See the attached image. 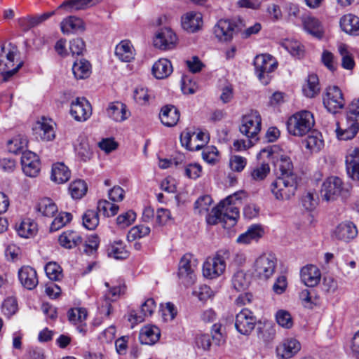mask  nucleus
<instances>
[{"label":"nucleus","instance_id":"1","mask_svg":"<svg viewBox=\"0 0 359 359\" xmlns=\"http://www.w3.org/2000/svg\"><path fill=\"white\" fill-rule=\"evenodd\" d=\"M239 193L227 196L222 201L219 205L212 209V216L207 217V222L210 224H215L218 222L228 224L229 226H233L236 224L240 216L239 206L241 204Z\"/></svg>","mask_w":359,"mask_h":359},{"label":"nucleus","instance_id":"2","mask_svg":"<svg viewBox=\"0 0 359 359\" xmlns=\"http://www.w3.org/2000/svg\"><path fill=\"white\" fill-rule=\"evenodd\" d=\"M315 123L311 112L302 110L294 114L287 121V128L290 135L302 137L308 133Z\"/></svg>","mask_w":359,"mask_h":359},{"label":"nucleus","instance_id":"3","mask_svg":"<svg viewBox=\"0 0 359 359\" xmlns=\"http://www.w3.org/2000/svg\"><path fill=\"white\" fill-rule=\"evenodd\" d=\"M297 175L278 177L270 186V189L278 201H287L293 197L297 189Z\"/></svg>","mask_w":359,"mask_h":359},{"label":"nucleus","instance_id":"4","mask_svg":"<svg viewBox=\"0 0 359 359\" xmlns=\"http://www.w3.org/2000/svg\"><path fill=\"white\" fill-rule=\"evenodd\" d=\"M255 73L259 80L264 85L269 83V74L277 67V62L269 54L257 55L254 60Z\"/></svg>","mask_w":359,"mask_h":359},{"label":"nucleus","instance_id":"5","mask_svg":"<svg viewBox=\"0 0 359 359\" xmlns=\"http://www.w3.org/2000/svg\"><path fill=\"white\" fill-rule=\"evenodd\" d=\"M198 260L191 254L184 255L178 265V276L182 282L187 285H192L196 280V270Z\"/></svg>","mask_w":359,"mask_h":359},{"label":"nucleus","instance_id":"6","mask_svg":"<svg viewBox=\"0 0 359 359\" xmlns=\"http://www.w3.org/2000/svg\"><path fill=\"white\" fill-rule=\"evenodd\" d=\"M262 118L257 111L251 110L243 116L240 132L248 138L258 140L257 135L261 130Z\"/></svg>","mask_w":359,"mask_h":359},{"label":"nucleus","instance_id":"7","mask_svg":"<svg viewBox=\"0 0 359 359\" xmlns=\"http://www.w3.org/2000/svg\"><path fill=\"white\" fill-rule=\"evenodd\" d=\"M15 51L0 46V72L5 81L14 75L22 65L21 62L15 63Z\"/></svg>","mask_w":359,"mask_h":359},{"label":"nucleus","instance_id":"8","mask_svg":"<svg viewBox=\"0 0 359 359\" xmlns=\"http://www.w3.org/2000/svg\"><path fill=\"white\" fill-rule=\"evenodd\" d=\"M253 268L254 273L259 278L267 280L275 272L276 259L272 255H262L256 259Z\"/></svg>","mask_w":359,"mask_h":359},{"label":"nucleus","instance_id":"9","mask_svg":"<svg viewBox=\"0 0 359 359\" xmlns=\"http://www.w3.org/2000/svg\"><path fill=\"white\" fill-rule=\"evenodd\" d=\"M323 104L328 111L336 114L345 106V100L341 89L335 86H329L323 96Z\"/></svg>","mask_w":359,"mask_h":359},{"label":"nucleus","instance_id":"10","mask_svg":"<svg viewBox=\"0 0 359 359\" xmlns=\"http://www.w3.org/2000/svg\"><path fill=\"white\" fill-rule=\"evenodd\" d=\"M344 190V184L341 178L336 176L327 177L321 187V196L326 201L337 199Z\"/></svg>","mask_w":359,"mask_h":359},{"label":"nucleus","instance_id":"11","mask_svg":"<svg viewBox=\"0 0 359 359\" xmlns=\"http://www.w3.org/2000/svg\"><path fill=\"white\" fill-rule=\"evenodd\" d=\"M177 37L175 32L168 27L159 28L154 38V45L161 50H170L175 47Z\"/></svg>","mask_w":359,"mask_h":359},{"label":"nucleus","instance_id":"12","mask_svg":"<svg viewBox=\"0 0 359 359\" xmlns=\"http://www.w3.org/2000/svg\"><path fill=\"white\" fill-rule=\"evenodd\" d=\"M256 318L248 309H243L236 316L235 327L241 334L248 335L255 328Z\"/></svg>","mask_w":359,"mask_h":359},{"label":"nucleus","instance_id":"13","mask_svg":"<svg viewBox=\"0 0 359 359\" xmlns=\"http://www.w3.org/2000/svg\"><path fill=\"white\" fill-rule=\"evenodd\" d=\"M226 268V262L224 258L219 255L214 257L208 258L203 266V274L204 277L214 279L221 276Z\"/></svg>","mask_w":359,"mask_h":359},{"label":"nucleus","instance_id":"14","mask_svg":"<svg viewBox=\"0 0 359 359\" xmlns=\"http://www.w3.org/2000/svg\"><path fill=\"white\" fill-rule=\"evenodd\" d=\"M70 114L77 121H85L92 114L91 105L84 97H76L71 103Z\"/></svg>","mask_w":359,"mask_h":359},{"label":"nucleus","instance_id":"15","mask_svg":"<svg viewBox=\"0 0 359 359\" xmlns=\"http://www.w3.org/2000/svg\"><path fill=\"white\" fill-rule=\"evenodd\" d=\"M104 285L108 290L104 296V300L99 307V311L100 314L107 317L111 313V302L116 300L120 294L123 292L125 286L121 284L111 286L108 282H105Z\"/></svg>","mask_w":359,"mask_h":359},{"label":"nucleus","instance_id":"16","mask_svg":"<svg viewBox=\"0 0 359 359\" xmlns=\"http://www.w3.org/2000/svg\"><path fill=\"white\" fill-rule=\"evenodd\" d=\"M21 165L23 172L30 177H36L40 172V161L38 156L32 151H26L21 156Z\"/></svg>","mask_w":359,"mask_h":359},{"label":"nucleus","instance_id":"17","mask_svg":"<svg viewBox=\"0 0 359 359\" xmlns=\"http://www.w3.org/2000/svg\"><path fill=\"white\" fill-rule=\"evenodd\" d=\"M236 28L235 22L227 19H221L214 27V34L218 40L229 41L233 39Z\"/></svg>","mask_w":359,"mask_h":359},{"label":"nucleus","instance_id":"18","mask_svg":"<svg viewBox=\"0 0 359 359\" xmlns=\"http://www.w3.org/2000/svg\"><path fill=\"white\" fill-rule=\"evenodd\" d=\"M156 308V305L155 301L151 298H149L141 305L140 313L133 310L130 312L128 320L132 324L142 323L146 318L151 316Z\"/></svg>","mask_w":359,"mask_h":359},{"label":"nucleus","instance_id":"19","mask_svg":"<svg viewBox=\"0 0 359 359\" xmlns=\"http://www.w3.org/2000/svg\"><path fill=\"white\" fill-rule=\"evenodd\" d=\"M55 123L51 119L41 118V119L36 123L34 131L36 137H39L43 141L53 140L55 137L54 130Z\"/></svg>","mask_w":359,"mask_h":359},{"label":"nucleus","instance_id":"20","mask_svg":"<svg viewBox=\"0 0 359 359\" xmlns=\"http://www.w3.org/2000/svg\"><path fill=\"white\" fill-rule=\"evenodd\" d=\"M301 349L300 343L294 338L284 339L276 348L278 358L288 359L293 357Z\"/></svg>","mask_w":359,"mask_h":359},{"label":"nucleus","instance_id":"21","mask_svg":"<svg viewBox=\"0 0 359 359\" xmlns=\"http://www.w3.org/2000/svg\"><path fill=\"white\" fill-rule=\"evenodd\" d=\"M301 280L308 287H315L320 281L321 273L315 265L308 264L302 268L300 271Z\"/></svg>","mask_w":359,"mask_h":359},{"label":"nucleus","instance_id":"22","mask_svg":"<svg viewBox=\"0 0 359 359\" xmlns=\"http://www.w3.org/2000/svg\"><path fill=\"white\" fill-rule=\"evenodd\" d=\"M21 285L27 290H33L38 285L39 280L35 269L29 266H23L18 273Z\"/></svg>","mask_w":359,"mask_h":359},{"label":"nucleus","instance_id":"23","mask_svg":"<svg viewBox=\"0 0 359 359\" xmlns=\"http://www.w3.org/2000/svg\"><path fill=\"white\" fill-rule=\"evenodd\" d=\"M182 28L188 32L194 33L203 25V16L201 13L190 11L185 13L181 20Z\"/></svg>","mask_w":359,"mask_h":359},{"label":"nucleus","instance_id":"24","mask_svg":"<svg viewBox=\"0 0 359 359\" xmlns=\"http://www.w3.org/2000/svg\"><path fill=\"white\" fill-rule=\"evenodd\" d=\"M109 118L116 122H123L130 116V112L126 105L121 102H114L109 104L107 108Z\"/></svg>","mask_w":359,"mask_h":359},{"label":"nucleus","instance_id":"25","mask_svg":"<svg viewBox=\"0 0 359 359\" xmlns=\"http://www.w3.org/2000/svg\"><path fill=\"white\" fill-rule=\"evenodd\" d=\"M358 230L356 226L351 222L340 223L334 229L333 236L340 241L348 242L356 237Z\"/></svg>","mask_w":359,"mask_h":359},{"label":"nucleus","instance_id":"26","mask_svg":"<svg viewBox=\"0 0 359 359\" xmlns=\"http://www.w3.org/2000/svg\"><path fill=\"white\" fill-rule=\"evenodd\" d=\"M275 158L274 166L277 172H279L278 177H291L297 175L293 171V163L290 157L287 154H278L273 157Z\"/></svg>","mask_w":359,"mask_h":359},{"label":"nucleus","instance_id":"27","mask_svg":"<svg viewBox=\"0 0 359 359\" xmlns=\"http://www.w3.org/2000/svg\"><path fill=\"white\" fill-rule=\"evenodd\" d=\"M68 319L71 323L76 325L79 332L85 334L87 331L86 320L87 311L83 308H73L69 310Z\"/></svg>","mask_w":359,"mask_h":359},{"label":"nucleus","instance_id":"28","mask_svg":"<svg viewBox=\"0 0 359 359\" xmlns=\"http://www.w3.org/2000/svg\"><path fill=\"white\" fill-rule=\"evenodd\" d=\"M346 166L348 175L355 180H359V149H350L346 156Z\"/></svg>","mask_w":359,"mask_h":359},{"label":"nucleus","instance_id":"29","mask_svg":"<svg viewBox=\"0 0 359 359\" xmlns=\"http://www.w3.org/2000/svg\"><path fill=\"white\" fill-rule=\"evenodd\" d=\"M340 27L346 34L352 36L359 35V18L348 13L343 15L340 19Z\"/></svg>","mask_w":359,"mask_h":359},{"label":"nucleus","instance_id":"30","mask_svg":"<svg viewBox=\"0 0 359 359\" xmlns=\"http://www.w3.org/2000/svg\"><path fill=\"white\" fill-rule=\"evenodd\" d=\"M135 49L129 40H122L115 48V55L122 62H129L135 58Z\"/></svg>","mask_w":359,"mask_h":359},{"label":"nucleus","instance_id":"31","mask_svg":"<svg viewBox=\"0 0 359 359\" xmlns=\"http://www.w3.org/2000/svg\"><path fill=\"white\" fill-rule=\"evenodd\" d=\"M160 336L161 332L159 328L155 325H145L141 329L139 339L143 344L152 345L158 341Z\"/></svg>","mask_w":359,"mask_h":359},{"label":"nucleus","instance_id":"32","mask_svg":"<svg viewBox=\"0 0 359 359\" xmlns=\"http://www.w3.org/2000/svg\"><path fill=\"white\" fill-rule=\"evenodd\" d=\"M159 117L161 123L168 127H172L177 124L180 119V111L173 105L163 107L160 112Z\"/></svg>","mask_w":359,"mask_h":359},{"label":"nucleus","instance_id":"33","mask_svg":"<svg viewBox=\"0 0 359 359\" xmlns=\"http://www.w3.org/2000/svg\"><path fill=\"white\" fill-rule=\"evenodd\" d=\"M61 31L65 34H69L84 30L83 21L76 16H69L65 18L60 23Z\"/></svg>","mask_w":359,"mask_h":359},{"label":"nucleus","instance_id":"34","mask_svg":"<svg viewBox=\"0 0 359 359\" xmlns=\"http://www.w3.org/2000/svg\"><path fill=\"white\" fill-rule=\"evenodd\" d=\"M15 230L20 237L29 238L36 235L38 231V226L33 219L25 218L20 224H16Z\"/></svg>","mask_w":359,"mask_h":359},{"label":"nucleus","instance_id":"35","mask_svg":"<svg viewBox=\"0 0 359 359\" xmlns=\"http://www.w3.org/2000/svg\"><path fill=\"white\" fill-rule=\"evenodd\" d=\"M151 71L155 78L163 79L171 74L173 68L170 60L161 58L153 65Z\"/></svg>","mask_w":359,"mask_h":359},{"label":"nucleus","instance_id":"36","mask_svg":"<svg viewBox=\"0 0 359 359\" xmlns=\"http://www.w3.org/2000/svg\"><path fill=\"white\" fill-rule=\"evenodd\" d=\"M302 23L305 31L312 36L318 39L323 36V27L317 18L307 15L302 18Z\"/></svg>","mask_w":359,"mask_h":359},{"label":"nucleus","instance_id":"37","mask_svg":"<svg viewBox=\"0 0 359 359\" xmlns=\"http://www.w3.org/2000/svg\"><path fill=\"white\" fill-rule=\"evenodd\" d=\"M347 124L344 127L337 126L336 129L337 136L339 140H348L353 139L358 131V125L355 120L347 118Z\"/></svg>","mask_w":359,"mask_h":359},{"label":"nucleus","instance_id":"38","mask_svg":"<svg viewBox=\"0 0 359 359\" xmlns=\"http://www.w3.org/2000/svg\"><path fill=\"white\" fill-rule=\"evenodd\" d=\"M81 240L80 234L72 230L64 231L58 238L60 245L67 249L77 246L81 243Z\"/></svg>","mask_w":359,"mask_h":359},{"label":"nucleus","instance_id":"39","mask_svg":"<svg viewBox=\"0 0 359 359\" xmlns=\"http://www.w3.org/2000/svg\"><path fill=\"white\" fill-rule=\"evenodd\" d=\"M264 233V231L260 225L254 224L250 226L243 233L241 234L238 238V243L248 244L252 241H257Z\"/></svg>","mask_w":359,"mask_h":359},{"label":"nucleus","instance_id":"40","mask_svg":"<svg viewBox=\"0 0 359 359\" xmlns=\"http://www.w3.org/2000/svg\"><path fill=\"white\" fill-rule=\"evenodd\" d=\"M71 172L63 163L53 164L51 172V180L57 183L63 184L69 180Z\"/></svg>","mask_w":359,"mask_h":359},{"label":"nucleus","instance_id":"41","mask_svg":"<svg viewBox=\"0 0 359 359\" xmlns=\"http://www.w3.org/2000/svg\"><path fill=\"white\" fill-rule=\"evenodd\" d=\"M75 151L77 156L83 161H87L93 156L92 149L88 143V139L83 135L79 137L77 143L74 145Z\"/></svg>","mask_w":359,"mask_h":359},{"label":"nucleus","instance_id":"42","mask_svg":"<svg viewBox=\"0 0 359 359\" xmlns=\"http://www.w3.org/2000/svg\"><path fill=\"white\" fill-rule=\"evenodd\" d=\"M319 80L316 74H311L308 76L302 91L305 96L309 98L314 97L320 93Z\"/></svg>","mask_w":359,"mask_h":359},{"label":"nucleus","instance_id":"43","mask_svg":"<svg viewBox=\"0 0 359 359\" xmlns=\"http://www.w3.org/2000/svg\"><path fill=\"white\" fill-rule=\"evenodd\" d=\"M305 147L312 153L320 151L323 146L324 141L320 133L313 131L304 142Z\"/></svg>","mask_w":359,"mask_h":359},{"label":"nucleus","instance_id":"44","mask_svg":"<svg viewBox=\"0 0 359 359\" xmlns=\"http://www.w3.org/2000/svg\"><path fill=\"white\" fill-rule=\"evenodd\" d=\"M36 210L43 216L48 217H53L58 211L57 205L49 198L41 199L37 204Z\"/></svg>","mask_w":359,"mask_h":359},{"label":"nucleus","instance_id":"45","mask_svg":"<svg viewBox=\"0 0 359 359\" xmlns=\"http://www.w3.org/2000/svg\"><path fill=\"white\" fill-rule=\"evenodd\" d=\"M72 72L77 79H86L91 73V65L88 60L81 59L74 62Z\"/></svg>","mask_w":359,"mask_h":359},{"label":"nucleus","instance_id":"46","mask_svg":"<svg viewBox=\"0 0 359 359\" xmlns=\"http://www.w3.org/2000/svg\"><path fill=\"white\" fill-rule=\"evenodd\" d=\"M109 257L116 259H124L129 256L126 246L122 241H116L110 244L107 249Z\"/></svg>","mask_w":359,"mask_h":359},{"label":"nucleus","instance_id":"47","mask_svg":"<svg viewBox=\"0 0 359 359\" xmlns=\"http://www.w3.org/2000/svg\"><path fill=\"white\" fill-rule=\"evenodd\" d=\"M299 299L304 307L312 309L320 304V297L314 290L304 289L299 293Z\"/></svg>","mask_w":359,"mask_h":359},{"label":"nucleus","instance_id":"48","mask_svg":"<svg viewBox=\"0 0 359 359\" xmlns=\"http://www.w3.org/2000/svg\"><path fill=\"white\" fill-rule=\"evenodd\" d=\"M212 202L213 201L210 195L201 196L194 203V213L207 216Z\"/></svg>","mask_w":359,"mask_h":359},{"label":"nucleus","instance_id":"49","mask_svg":"<svg viewBox=\"0 0 359 359\" xmlns=\"http://www.w3.org/2000/svg\"><path fill=\"white\" fill-rule=\"evenodd\" d=\"M338 51L341 57V67L345 69L352 70L355 67V61L348 46L344 43H341L338 46Z\"/></svg>","mask_w":359,"mask_h":359},{"label":"nucleus","instance_id":"50","mask_svg":"<svg viewBox=\"0 0 359 359\" xmlns=\"http://www.w3.org/2000/svg\"><path fill=\"white\" fill-rule=\"evenodd\" d=\"M231 282L236 290L238 292L244 291L250 285V276L243 271H238L233 274Z\"/></svg>","mask_w":359,"mask_h":359},{"label":"nucleus","instance_id":"51","mask_svg":"<svg viewBox=\"0 0 359 359\" xmlns=\"http://www.w3.org/2000/svg\"><path fill=\"white\" fill-rule=\"evenodd\" d=\"M280 46L294 57H300L304 54V48L299 41L294 39H285Z\"/></svg>","mask_w":359,"mask_h":359},{"label":"nucleus","instance_id":"52","mask_svg":"<svg viewBox=\"0 0 359 359\" xmlns=\"http://www.w3.org/2000/svg\"><path fill=\"white\" fill-rule=\"evenodd\" d=\"M87 191V185L83 180H78L72 182L69 187V192L74 199L81 198Z\"/></svg>","mask_w":359,"mask_h":359},{"label":"nucleus","instance_id":"53","mask_svg":"<svg viewBox=\"0 0 359 359\" xmlns=\"http://www.w3.org/2000/svg\"><path fill=\"white\" fill-rule=\"evenodd\" d=\"M27 146V139L25 135H18L8 142V151L13 154L20 152Z\"/></svg>","mask_w":359,"mask_h":359},{"label":"nucleus","instance_id":"54","mask_svg":"<svg viewBox=\"0 0 359 359\" xmlns=\"http://www.w3.org/2000/svg\"><path fill=\"white\" fill-rule=\"evenodd\" d=\"M194 141V133L190 130H184L180 135V142L182 147L189 151H198L201 149V144H196Z\"/></svg>","mask_w":359,"mask_h":359},{"label":"nucleus","instance_id":"55","mask_svg":"<svg viewBox=\"0 0 359 359\" xmlns=\"http://www.w3.org/2000/svg\"><path fill=\"white\" fill-rule=\"evenodd\" d=\"M97 210L102 212L104 216L109 217L117 214L119 206L107 200H100L97 203Z\"/></svg>","mask_w":359,"mask_h":359},{"label":"nucleus","instance_id":"56","mask_svg":"<svg viewBox=\"0 0 359 359\" xmlns=\"http://www.w3.org/2000/svg\"><path fill=\"white\" fill-rule=\"evenodd\" d=\"M90 6H92V4L89 0H68L64 1L59 8H64L68 12H72L85 9Z\"/></svg>","mask_w":359,"mask_h":359},{"label":"nucleus","instance_id":"57","mask_svg":"<svg viewBox=\"0 0 359 359\" xmlns=\"http://www.w3.org/2000/svg\"><path fill=\"white\" fill-rule=\"evenodd\" d=\"M72 219V215L69 212H61L55 217L52 222L50 230V231H56L65 226Z\"/></svg>","mask_w":359,"mask_h":359},{"label":"nucleus","instance_id":"58","mask_svg":"<svg viewBox=\"0 0 359 359\" xmlns=\"http://www.w3.org/2000/svg\"><path fill=\"white\" fill-rule=\"evenodd\" d=\"M83 224L87 229H95L99 224L97 211L95 210H88L83 216Z\"/></svg>","mask_w":359,"mask_h":359},{"label":"nucleus","instance_id":"59","mask_svg":"<svg viewBox=\"0 0 359 359\" xmlns=\"http://www.w3.org/2000/svg\"><path fill=\"white\" fill-rule=\"evenodd\" d=\"M276 320L282 327L290 329L293 325V320L290 313L285 310H278L276 313Z\"/></svg>","mask_w":359,"mask_h":359},{"label":"nucleus","instance_id":"60","mask_svg":"<svg viewBox=\"0 0 359 359\" xmlns=\"http://www.w3.org/2000/svg\"><path fill=\"white\" fill-rule=\"evenodd\" d=\"M17 300L13 297L6 298L2 303V313L8 318L14 315L18 311Z\"/></svg>","mask_w":359,"mask_h":359},{"label":"nucleus","instance_id":"61","mask_svg":"<svg viewBox=\"0 0 359 359\" xmlns=\"http://www.w3.org/2000/svg\"><path fill=\"white\" fill-rule=\"evenodd\" d=\"M150 228L143 224L137 225L130 229L128 234L129 241L142 238L150 233Z\"/></svg>","mask_w":359,"mask_h":359},{"label":"nucleus","instance_id":"62","mask_svg":"<svg viewBox=\"0 0 359 359\" xmlns=\"http://www.w3.org/2000/svg\"><path fill=\"white\" fill-rule=\"evenodd\" d=\"M136 219V214L133 210H128L118 215L116 218L117 225L122 229L131 225Z\"/></svg>","mask_w":359,"mask_h":359},{"label":"nucleus","instance_id":"63","mask_svg":"<svg viewBox=\"0 0 359 359\" xmlns=\"http://www.w3.org/2000/svg\"><path fill=\"white\" fill-rule=\"evenodd\" d=\"M202 158L208 163L213 165L218 161L219 151L215 147L208 146L203 150Z\"/></svg>","mask_w":359,"mask_h":359},{"label":"nucleus","instance_id":"64","mask_svg":"<svg viewBox=\"0 0 359 359\" xmlns=\"http://www.w3.org/2000/svg\"><path fill=\"white\" fill-rule=\"evenodd\" d=\"M45 272L49 279L58 280L62 277L61 267L55 262H49L45 266Z\"/></svg>","mask_w":359,"mask_h":359}]
</instances>
